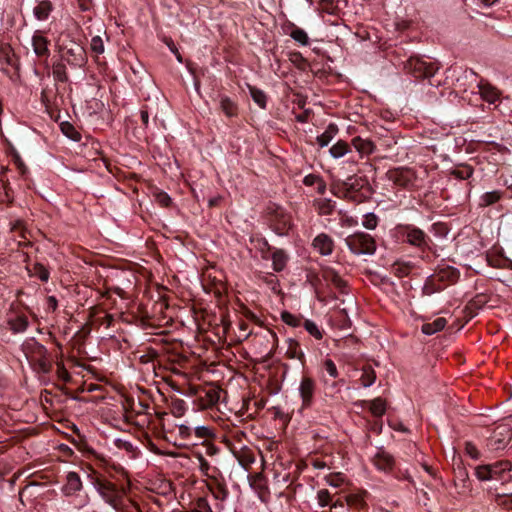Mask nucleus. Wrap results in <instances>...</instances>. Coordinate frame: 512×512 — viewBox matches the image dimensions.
Returning a JSON list of instances; mask_svg holds the SVG:
<instances>
[{"label": "nucleus", "instance_id": "obj_4", "mask_svg": "<svg viewBox=\"0 0 512 512\" xmlns=\"http://www.w3.org/2000/svg\"><path fill=\"white\" fill-rule=\"evenodd\" d=\"M316 382L308 376H303L299 384V395L301 398V409H308L313 405L316 393Z\"/></svg>", "mask_w": 512, "mask_h": 512}, {"label": "nucleus", "instance_id": "obj_17", "mask_svg": "<svg viewBox=\"0 0 512 512\" xmlns=\"http://www.w3.org/2000/svg\"><path fill=\"white\" fill-rule=\"evenodd\" d=\"M368 492L366 490H358L352 492L346 497L347 504L356 508H363L366 505Z\"/></svg>", "mask_w": 512, "mask_h": 512}, {"label": "nucleus", "instance_id": "obj_54", "mask_svg": "<svg viewBox=\"0 0 512 512\" xmlns=\"http://www.w3.org/2000/svg\"><path fill=\"white\" fill-rule=\"evenodd\" d=\"M165 43L170 49V51L176 56L177 60L182 63V56L180 52L178 51L177 47L175 46L174 42L170 38H165Z\"/></svg>", "mask_w": 512, "mask_h": 512}, {"label": "nucleus", "instance_id": "obj_33", "mask_svg": "<svg viewBox=\"0 0 512 512\" xmlns=\"http://www.w3.org/2000/svg\"><path fill=\"white\" fill-rule=\"evenodd\" d=\"M493 501L501 508L512 510V495L497 493L494 495Z\"/></svg>", "mask_w": 512, "mask_h": 512}, {"label": "nucleus", "instance_id": "obj_48", "mask_svg": "<svg viewBox=\"0 0 512 512\" xmlns=\"http://www.w3.org/2000/svg\"><path fill=\"white\" fill-rule=\"evenodd\" d=\"M194 431V427L187 425V424H181L178 426V434L182 439L188 440L192 437Z\"/></svg>", "mask_w": 512, "mask_h": 512}, {"label": "nucleus", "instance_id": "obj_57", "mask_svg": "<svg viewBox=\"0 0 512 512\" xmlns=\"http://www.w3.org/2000/svg\"><path fill=\"white\" fill-rule=\"evenodd\" d=\"M342 226L353 227L357 225V220L353 217H343L341 219Z\"/></svg>", "mask_w": 512, "mask_h": 512}, {"label": "nucleus", "instance_id": "obj_30", "mask_svg": "<svg viewBox=\"0 0 512 512\" xmlns=\"http://www.w3.org/2000/svg\"><path fill=\"white\" fill-rule=\"evenodd\" d=\"M369 409L376 417H381L386 412V402L382 398H375L370 402Z\"/></svg>", "mask_w": 512, "mask_h": 512}, {"label": "nucleus", "instance_id": "obj_3", "mask_svg": "<svg viewBox=\"0 0 512 512\" xmlns=\"http://www.w3.org/2000/svg\"><path fill=\"white\" fill-rule=\"evenodd\" d=\"M388 179L396 186L413 188L417 185V175L414 169L399 167L387 172Z\"/></svg>", "mask_w": 512, "mask_h": 512}, {"label": "nucleus", "instance_id": "obj_10", "mask_svg": "<svg viewBox=\"0 0 512 512\" xmlns=\"http://www.w3.org/2000/svg\"><path fill=\"white\" fill-rule=\"evenodd\" d=\"M373 464L380 471L390 472L395 465V461L392 455L384 450H379L373 458Z\"/></svg>", "mask_w": 512, "mask_h": 512}, {"label": "nucleus", "instance_id": "obj_41", "mask_svg": "<svg viewBox=\"0 0 512 512\" xmlns=\"http://www.w3.org/2000/svg\"><path fill=\"white\" fill-rule=\"evenodd\" d=\"M325 278L331 281L339 289H342L346 285L345 281L332 270L326 271Z\"/></svg>", "mask_w": 512, "mask_h": 512}, {"label": "nucleus", "instance_id": "obj_64", "mask_svg": "<svg viewBox=\"0 0 512 512\" xmlns=\"http://www.w3.org/2000/svg\"><path fill=\"white\" fill-rule=\"evenodd\" d=\"M87 503H88V498H87V496H85V497L81 500L80 504H79V505H77L76 507H77V508H82V507H84Z\"/></svg>", "mask_w": 512, "mask_h": 512}, {"label": "nucleus", "instance_id": "obj_62", "mask_svg": "<svg viewBox=\"0 0 512 512\" xmlns=\"http://www.w3.org/2000/svg\"><path fill=\"white\" fill-rule=\"evenodd\" d=\"M140 117H141L142 123L145 126H147L148 122H149V113H148V111L147 110H141Z\"/></svg>", "mask_w": 512, "mask_h": 512}, {"label": "nucleus", "instance_id": "obj_39", "mask_svg": "<svg viewBox=\"0 0 512 512\" xmlns=\"http://www.w3.org/2000/svg\"><path fill=\"white\" fill-rule=\"evenodd\" d=\"M281 320L291 327H299L301 325V317L288 311H283L281 313Z\"/></svg>", "mask_w": 512, "mask_h": 512}, {"label": "nucleus", "instance_id": "obj_58", "mask_svg": "<svg viewBox=\"0 0 512 512\" xmlns=\"http://www.w3.org/2000/svg\"><path fill=\"white\" fill-rule=\"evenodd\" d=\"M116 445L117 447L119 448H124L125 450L127 451H131L133 446L130 442H127V441H124V440H121V439H117L116 440Z\"/></svg>", "mask_w": 512, "mask_h": 512}, {"label": "nucleus", "instance_id": "obj_61", "mask_svg": "<svg viewBox=\"0 0 512 512\" xmlns=\"http://www.w3.org/2000/svg\"><path fill=\"white\" fill-rule=\"evenodd\" d=\"M57 366H58L59 377L62 378L63 380H68L69 374H68L67 370L63 367V365L61 363H58Z\"/></svg>", "mask_w": 512, "mask_h": 512}, {"label": "nucleus", "instance_id": "obj_52", "mask_svg": "<svg viewBox=\"0 0 512 512\" xmlns=\"http://www.w3.org/2000/svg\"><path fill=\"white\" fill-rule=\"evenodd\" d=\"M360 181H362L361 178L349 177L347 181L344 183V185L346 186V189L349 192L350 190H355L358 186H360Z\"/></svg>", "mask_w": 512, "mask_h": 512}, {"label": "nucleus", "instance_id": "obj_28", "mask_svg": "<svg viewBox=\"0 0 512 512\" xmlns=\"http://www.w3.org/2000/svg\"><path fill=\"white\" fill-rule=\"evenodd\" d=\"M215 499L224 501L228 496V490L223 483L216 482L208 486Z\"/></svg>", "mask_w": 512, "mask_h": 512}, {"label": "nucleus", "instance_id": "obj_26", "mask_svg": "<svg viewBox=\"0 0 512 512\" xmlns=\"http://www.w3.org/2000/svg\"><path fill=\"white\" fill-rule=\"evenodd\" d=\"M502 197V192L494 190L484 193L480 198V206L487 207L498 202Z\"/></svg>", "mask_w": 512, "mask_h": 512}, {"label": "nucleus", "instance_id": "obj_51", "mask_svg": "<svg viewBox=\"0 0 512 512\" xmlns=\"http://www.w3.org/2000/svg\"><path fill=\"white\" fill-rule=\"evenodd\" d=\"M324 368L332 378H336L338 376L337 367L331 359H326L324 361Z\"/></svg>", "mask_w": 512, "mask_h": 512}, {"label": "nucleus", "instance_id": "obj_1", "mask_svg": "<svg viewBox=\"0 0 512 512\" xmlns=\"http://www.w3.org/2000/svg\"><path fill=\"white\" fill-rule=\"evenodd\" d=\"M95 486L102 498L115 510L123 508V499L127 493L124 487L118 488L114 483L104 479H98Z\"/></svg>", "mask_w": 512, "mask_h": 512}, {"label": "nucleus", "instance_id": "obj_47", "mask_svg": "<svg viewBox=\"0 0 512 512\" xmlns=\"http://www.w3.org/2000/svg\"><path fill=\"white\" fill-rule=\"evenodd\" d=\"M318 504L322 507L329 505L331 502V495L327 489H321L317 492Z\"/></svg>", "mask_w": 512, "mask_h": 512}, {"label": "nucleus", "instance_id": "obj_6", "mask_svg": "<svg viewBox=\"0 0 512 512\" xmlns=\"http://www.w3.org/2000/svg\"><path fill=\"white\" fill-rule=\"evenodd\" d=\"M512 463L508 460H500L491 464L492 480L501 481L503 484L512 482Z\"/></svg>", "mask_w": 512, "mask_h": 512}, {"label": "nucleus", "instance_id": "obj_60", "mask_svg": "<svg viewBox=\"0 0 512 512\" xmlns=\"http://www.w3.org/2000/svg\"><path fill=\"white\" fill-rule=\"evenodd\" d=\"M200 461V469L201 471L205 474V475H208V471L210 469V464L208 463L207 460H205L203 457H200L199 459Z\"/></svg>", "mask_w": 512, "mask_h": 512}, {"label": "nucleus", "instance_id": "obj_20", "mask_svg": "<svg viewBox=\"0 0 512 512\" xmlns=\"http://www.w3.org/2000/svg\"><path fill=\"white\" fill-rule=\"evenodd\" d=\"M286 356L290 359H298L302 361L304 359V353L300 347V344L295 339L287 340Z\"/></svg>", "mask_w": 512, "mask_h": 512}, {"label": "nucleus", "instance_id": "obj_38", "mask_svg": "<svg viewBox=\"0 0 512 512\" xmlns=\"http://www.w3.org/2000/svg\"><path fill=\"white\" fill-rule=\"evenodd\" d=\"M411 265L408 263L397 261L392 266L393 273L398 277L407 276L411 271Z\"/></svg>", "mask_w": 512, "mask_h": 512}, {"label": "nucleus", "instance_id": "obj_36", "mask_svg": "<svg viewBox=\"0 0 512 512\" xmlns=\"http://www.w3.org/2000/svg\"><path fill=\"white\" fill-rule=\"evenodd\" d=\"M475 475L480 481L492 480L491 464L477 466L475 468Z\"/></svg>", "mask_w": 512, "mask_h": 512}, {"label": "nucleus", "instance_id": "obj_46", "mask_svg": "<svg viewBox=\"0 0 512 512\" xmlns=\"http://www.w3.org/2000/svg\"><path fill=\"white\" fill-rule=\"evenodd\" d=\"M91 50L96 54H102L104 52V43L100 36H94L90 43Z\"/></svg>", "mask_w": 512, "mask_h": 512}, {"label": "nucleus", "instance_id": "obj_31", "mask_svg": "<svg viewBox=\"0 0 512 512\" xmlns=\"http://www.w3.org/2000/svg\"><path fill=\"white\" fill-rule=\"evenodd\" d=\"M451 175L460 180L469 179L473 175V168L469 165H461L451 171Z\"/></svg>", "mask_w": 512, "mask_h": 512}, {"label": "nucleus", "instance_id": "obj_27", "mask_svg": "<svg viewBox=\"0 0 512 512\" xmlns=\"http://www.w3.org/2000/svg\"><path fill=\"white\" fill-rule=\"evenodd\" d=\"M376 380V373L371 366H364L360 381L363 387H370Z\"/></svg>", "mask_w": 512, "mask_h": 512}, {"label": "nucleus", "instance_id": "obj_24", "mask_svg": "<svg viewBox=\"0 0 512 512\" xmlns=\"http://www.w3.org/2000/svg\"><path fill=\"white\" fill-rule=\"evenodd\" d=\"M459 277V273L455 268L447 267L440 269L437 273V278L440 281H448L450 283H454L457 281Z\"/></svg>", "mask_w": 512, "mask_h": 512}, {"label": "nucleus", "instance_id": "obj_9", "mask_svg": "<svg viewBox=\"0 0 512 512\" xmlns=\"http://www.w3.org/2000/svg\"><path fill=\"white\" fill-rule=\"evenodd\" d=\"M49 40L39 30L32 36L33 51L38 57H48L50 55Z\"/></svg>", "mask_w": 512, "mask_h": 512}, {"label": "nucleus", "instance_id": "obj_45", "mask_svg": "<svg viewBox=\"0 0 512 512\" xmlns=\"http://www.w3.org/2000/svg\"><path fill=\"white\" fill-rule=\"evenodd\" d=\"M11 232L18 234L21 238L26 239V229L22 220H16L11 223Z\"/></svg>", "mask_w": 512, "mask_h": 512}, {"label": "nucleus", "instance_id": "obj_12", "mask_svg": "<svg viewBox=\"0 0 512 512\" xmlns=\"http://www.w3.org/2000/svg\"><path fill=\"white\" fill-rule=\"evenodd\" d=\"M66 60L73 66H81L85 61L83 47L76 43L73 44L72 47L66 51Z\"/></svg>", "mask_w": 512, "mask_h": 512}, {"label": "nucleus", "instance_id": "obj_59", "mask_svg": "<svg viewBox=\"0 0 512 512\" xmlns=\"http://www.w3.org/2000/svg\"><path fill=\"white\" fill-rule=\"evenodd\" d=\"M47 305L52 310L55 311L58 306V301L55 296H48L47 298Z\"/></svg>", "mask_w": 512, "mask_h": 512}, {"label": "nucleus", "instance_id": "obj_42", "mask_svg": "<svg viewBox=\"0 0 512 512\" xmlns=\"http://www.w3.org/2000/svg\"><path fill=\"white\" fill-rule=\"evenodd\" d=\"M221 391L217 388H211L206 392V404L213 406L220 400Z\"/></svg>", "mask_w": 512, "mask_h": 512}, {"label": "nucleus", "instance_id": "obj_32", "mask_svg": "<svg viewBox=\"0 0 512 512\" xmlns=\"http://www.w3.org/2000/svg\"><path fill=\"white\" fill-rule=\"evenodd\" d=\"M60 128L62 133L67 136L69 139L73 141H79L81 139L80 133L75 129V127L69 122H62L60 124Z\"/></svg>", "mask_w": 512, "mask_h": 512}, {"label": "nucleus", "instance_id": "obj_37", "mask_svg": "<svg viewBox=\"0 0 512 512\" xmlns=\"http://www.w3.org/2000/svg\"><path fill=\"white\" fill-rule=\"evenodd\" d=\"M320 215H330L334 210V203L328 199H321L316 203Z\"/></svg>", "mask_w": 512, "mask_h": 512}, {"label": "nucleus", "instance_id": "obj_29", "mask_svg": "<svg viewBox=\"0 0 512 512\" xmlns=\"http://www.w3.org/2000/svg\"><path fill=\"white\" fill-rule=\"evenodd\" d=\"M250 96L252 97L253 101L261 108L266 107V101L267 97L266 94L261 90L254 86H248Z\"/></svg>", "mask_w": 512, "mask_h": 512}, {"label": "nucleus", "instance_id": "obj_5", "mask_svg": "<svg viewBox=\"0 0 512 512\" xmlns=\"http://www.w3.org/2000/svg\"><path fill=\"white\" fill-rule=\"evenodd\" d=\"M31 365L37 372L49 373L52 367L50 357L44 346L37 344L33 354L29 358Z\"/></svg>", "mask_w": 512, "mask_h": 512}, {"label": "nucleus", "instance_id": "obj_34", "mask_svg": "<svg viewBox=\"0 0 512 512\" xmlns=\"http://www.w3.org/2000/svg\"><path fill=\"white\" fill-rule=\"evenodd\" d=\"M290 37L297 43L302 46H307L309 44V37L307 33L301 28H294L290 32Z\"/></svg>", "mask_w": 512, "mask_h": 512}, {"label": "nucleus", "instance_id": "obj_53", "mask_svg": "<svg viewBox=\"0 0 512 512\" xmlns=\"http://www.w3.org/2000/svg\"><path fill=\"white\" fill-rule=\"evenodd\" d=\"M156 200L163 207H168L171 203L170 196L165 192L158 193L156 195Z\"/></svg>", "mask_w": 512, "mask_h": 512}, {"label": "nucleus", "instance_id": "obj_22", "mask_svg": "<svg viewBox=\"0 0 512 512\" xmlns=\"http://www.w3.org/2000/svg\"><path fill=\"white\" fill-rule=\"evenodd\" d=\"M288 256L284 250H275L272 253V265L273 269L277 272L282 271L287 264Z\"/></svg>", "mask_w": 512, "mask_h": 512}, {"label": "nucleus", "instance_id": "obj_35", "mask_svg": "<svg viewBox=\"0 0 512 512\" xmlns=\"http://www.w3.org/2000/svg\"><path fill=\"white\" fill-rule=\"evenodd\" d=\"M303 325H304L305 330L311 336H313L315 339L321 340L323 338L322 330L318 327V325L314 321L307 319L304 321Z\"/></svg>", "mask_w": 512, "mask_h": 512}, {"label": "nucleus", "instance_id": "obj_19", "mask_svg": "<svg viewBox=\"0 0 512 512\" xmlns=\"http://www.w3.org/2000/svg\"><path fill=\"white\" fill-rule=\"evenodd\" d=\"M446 325L447 320L443 317H438L431 323L423 324L421 327V331L426 335H433L436 332L443 330Z\"/></svg>", "mask_w": 512, "mask_h": 512}, {"label": "nucleus", "instance_id": "obj_18", "mask_svg": "<svg viewBox=\"0 0 512 512\" xmlns=\"http://www.w3.org/2000/svg\"><path fill=\"white\" fill-rule=\"evenodd\" d=\"M53 10L52 3L49 0L40 1L33 9V14L39 21L46 20Z\"/></svg>", "mask_w": 512, "mask_h": 512}, {"label": "nucleus", "instance_id": "obj_40", "mask_svg": "<svg viewBox=\"0 0 512 512\" xmlns=\"http://www.w3.org/2000/svg\"><path fill=\"white\" fill-rule=\"evenodd\" d=\"M378 221L379 219L374 213H367L363 216L362 225L368 230H374Z\"/></svg>", "mask_w": 512, "mask_h": 512}, {"label": "nucleus", "instance_id": "obj_11", "mask_svg": "<svg viewBox=\"0 0 512 512\" xmlns=\"http://www.w3.org/2000/svg\"><path fill=\"white\" fill-rule=\"evenodd\" d=\"M351 144L361 157L368 156L375 151V144L370 139H364L356 136L352 139Z\"/></svg>", "mask_w": 512, "mask_h": 512}, {"label": "nucleus", "instance_id": "obj_50", "mask_svg": "<svg viewBox=\"0 0 512 512\" xmlns=\"http://www.w3.org/2000/svg\"><path fill=\"white\" fill-rule=\"evenodd\" d=\"M465 452L474 460H477L480 457V452L478 451L477 447L471 442H466Z\"/></svg>", "mask_w": 512, "mask_h": 512}, {"label": "nucleus", "instance_id": "obj_8", "mask_svg": "<svg viewBox=\"0 0 512 512\" xmlns=\"http://www.w3.org/2000/svg\"><path fill=\"white\" fill-rule=\"evenodd\" d=\"M402 236L405 238V241L410 245L416 247H423L427 245V236L426 234L419 228L414 226H405L402 228Z\"/></svg>", "mask_w": 512, "mask_h": 512}, {"label": "nucleus", "instance_id": "obj_14", "mask_svg": "<svg viewBox=\"0 0 512 512\" xmlns=\"http://www.w3.org/2000/svg\"><path fill=\"white\" fill-rule=\"evenodd\" d=\"M82 489V482L76 472H69L66 476V484L63 487L65 495L69 496Z\"/></svg>", "mask_w": 512, "mask_h": 512}, {"label": "nucleus", "instance_id": "obj_21", "mask_svg": "<svg viewBox=\"0 0 512 512\" xmlns=\"http://www.w3.org/2000/svg\"><path fill=\"white\" fill-rule=\"evenodd\" d=\"M351 151V148H350V145L344 141V140H339L337 141L334 145L331 146V148L329 149V153L330 155L335 158V159H339L343 156H345L346 154H348L349 152Z\"/></svg>", "mask_w": 512, "mask_h": 512}, {"label": "nucleus", "instance_id": "obj_25", "mask_svg": "<svg viewBox=\"0 0 512 512\" xmlns=\"http://www.w3.org/2000/svg\"><path fill=\"white\" fill-rule=\"evenodd\" d=\"M193 435L195 436L196 439L203 441L209 440L215 436L213 428L204 425L195 426Z\"/></svg>", "mask_w": 512, "mask_h": 512}, {"label": "nucleus", "instance_id": "obj_43", "mask_svg": "<svg viewBox=\"0 0 512 512\" xmlns=\"http://www.w3.org/2000/svg\"><path fill=\"white\" fill-rule=\"evenodd\" d=\"M33 272L41 281H48L50 273L44 265L39 263L35 264L33 267Z\"/></svg>", "mask_w": 512, "mask_h": 512}, {"label": "nucleus", "instance_id": "obj_63", "mask_svg": "<svg viewBox=\"0 0 512 512\" xmlns=\"http://www.w3.org/2000/svg\"><path fill=\"white\" fill-rule=\"evenodd\" d=\"M7 196L6 187L4 185L0 186V202H3Z\"/></svg>", "mask_w": 512, "mask_h": 512}, {"label": "nucleus", "instance_id": "obj_7", "mask_svg": "<svg viewBox=\"0 0 512 512\" xmlns=\"http://www.w3.org/2000/svg\"><path fill=\"white\" fill-rule=\"evenodd\" d=\"M312 247L321 256H329L334 251L335 242L330 235L326 233H319L313 239Z\"/></svg>", "mask_w": 512, "mask_h": 512}, {"label": "nucleus", "instance_id": "obj_13", "mask_svg": "<svg viewBox=\"0 0 512 512\" xmlns=\"http://www.w3.org/2000/svg\"><path fill=\"white\" fill-rule=\"evenodd\" d=\"M409 67L416 78L428 77L433 74L431 65L419 59L409 60Z\"/></svg>", "mask_w": 512, "mask_h": 512}, {"label": "nucleus", "instance_id": "obj_2", "mask_svg": "<svg viewBox=\"0 0 512 512\" xmlns=\"http://www.w3.org/2000/svg\"><path fill=\"white\" fill-rule=\"evenodd\" d=\"M349 250L356 255H373L376 251L375 239L368 233L355 232L345 239Z\"/></svg>", "mask_w": 512, "mask_h": 512}, {"label": "nucleus", "instance_id": "obj_44", "mask_svg": "<svg viewBox=\"0 0 512 512\" xmlns=\"http://www.w3.org/2000/svg\"><path fill=\"white\" fill-rule=\"evenodd\" d=\"M325 480L332 487H340L344 482V477L341 473L329 474L325 477Z\"/></svg>", "mask_w": 512, "mask_h": 512}, {"label": "nucleus", "instance_id": "obj_49", "mask_svg": "<svg viewBox=\"0 0 512 512\" xmlns=\"http://www.w3.org/2000/svg\"><path fill=\"white\" fill-rule=\"evenodd\" d=\"M53 74L58 81L65 82L68 80L65 66L62 64H58L54 67Z\"/></svg>", "mask_w": 512, "mask_h": 512}, {"label": "nucleus", "instance_id": "obj_56", "mask_svg": "<svg viewBox=\"0 0 512 512\" xmlns=\"http://www.w3.org/2000/svg\"><path fill=\"white\" fill-rule=\"evenodd\" d=\"M440 289H441V287H437V288H435V287L433 286V283H426V284L424 285V287H423V293H424L425 295H431V294H433V293H435V292L439 291Z\"/></svg>", "mask_w": 512, "mask_h": 512}, {"label": "nucleus", "instance_id": "obj_16", "mask_svg": "<svg viewBox=\"0 0 512 512\" xmlns=\"http://www.w3.org/2000/svg\"><path fill=\"white\" fill-rule=\"evenodd\" d=\"M339 129L338 126L335 123H330L325 131L317 136L316 142L317 144L323 148L329 145V143L336 137L338 134Z\"/></svg>", "mask_w": 512, "mask_h": 512}, {"label": "nucleus", "instance_id": "obj_23", "mask_svg": "<svg viewBox=\"0 0 512 512\" xmlns=\"http://www.w3.org/2000/svg\"><path fill=\"white\" fill-rule=\"evenodd\" d=\"M220 107L227 117H234L237 114L236 104L227 96H222L220 99Z\"/></svg>", "mask_w": 512, "mask_h": 512}, {"label": "nucleus", "instance_id": "obj_55", "mask_svg": "<svg viewBox=\"0 0 512 512\" xmlns=\"http://www.w3.org/2000/svg\"><path fill=\"white\" fill-rule=\"evenodd\" d=\"M320 181V178L314 174H309V175H306L303 179V183L306 185V186H312L314 185L316 182Z\"/></svg>", "mask_w": 512, "mask_h": 512}, {"label": "nucleus", "instance_id": "obj_15", "mask_svg": "<svg viewBox=\"0 0 512 512\" xmlns=\"http://www.w3.org/2000/svg\"><path fill=\"white\" fill-rule=\"evenodd\" d=\"M478 89L482 99L489 103H495L499 99L498 90L487 82L481 80Z\"/></svg>", "mask_w": 512, "mask_h": 512}]
</instances>
